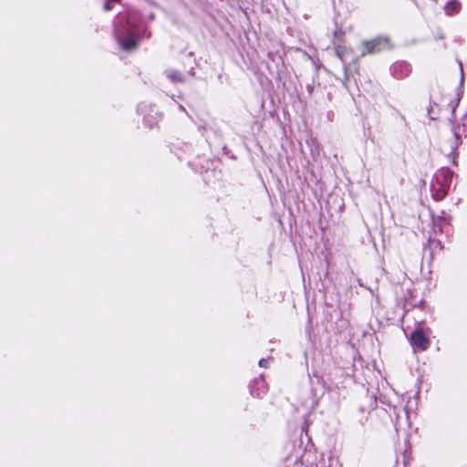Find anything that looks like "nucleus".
Segmentation results:
<instances>
[{
	"instance_id": "nucleus-10",
	"label": "nucleus",
	"mask_w": 467,
	"mask_h": 467,
	"mask_svg": "<svg viewBox=\"0 0 467 467\" xmlns=\"http://www.w3.org/2000/svg\"><path fill=\"white\" fill-rule=\"evenodd\" d=\"M334 41H338L341 45L344 43V32L341 30H335L334 32Z\"/></svg>"
},
{
	"instance_id": "nucleus-2",
	"label": "nucleus",
	"mask_w": 467,
	"mask_h": 467,
	"mask_svg": "<svg viewBox=\"0 0 467 467\" xmlns=\"http://www.w3.org/2000/svg\"><path fill=\"white\" fill-rule=\"evenodd\" d=\"M452 175V172L447 168H441L435 172L431 182V192L433 199L440 201L447 195Z\"/></svg>"
},
{
	"instance_id": "nucleus-11",
	"label": "nucleus",
	"mask_w": 467,
	"mask_h": 467,
	"mask_svg": "<svg viewBox=\"0 0 467 467\" xmlns=\"http://www.w3.org/2000/svg\"><path fill=\"white\" fill-rule=\"evenodd\" d=\"M269 361H270V358H262L259 360V366L262 368H266Z\"/></svg>"
},
{
	"instance_id": "nucleus-1",
	"label": "nucleus",
	"mask_w": 467,
	"mask_h": 467,
	"mask_svg": "<svg viewBox=\"0 0 467 467\" xmlns=\"http://www.w3.org/2000/svg\"><path fill=\"white\" fill-rule=\"evenodd\" d=\"M140 26V20L136 11L118 16L114 35L123 50H132L137 47Z\"/></svg>"
},
{
	"instance_id": "nucleus-12",
	"label": "nucleus",
	"mask_w": 467,
	"mask_h": 467,
	"mask_svg": "<svg viewBox=\"0 0 467 467\" xmlns=\"http://www.w3.org/2000/svg\"><path fill=\"white\" fill-rule=\"evenodd\" d=\"M119 0H106V3H105V5H104V8H105V10L109 11V10H110V9H111L110 2H114V3H116V2H119Z\"/></svg>"
},
{
	"instance_id": "nucleus-4",
	"label": "nucleus",
	"mask_w": 467,
	"mask_h": 467,
	"mask_svg": "<svg viewBox=\"0 0 467 467\" xmlns=\"http://www.w3.org/2000/svg\"><path fill=\"white\" fill-rule=\"evenodd\" d=\"M389 46V43L388 37L379 36L370 41H365L362 44L364 49L362 50L361 55L365 56L366 54L379 52L388 48Z\"/></svg>"
},
{
	"instance_id": "nucleus-6",
	"label": "nucleus",
	"mask_w": 467,
	"mask_h": 467,
	"mask_svg": "<svg viewBox=\"0 0 467 467\" xmlns=\"http://www.w3.org/2000/svg\"><path fill=\"white\" fill-rule=\"evenodd\" d=\"M250 389L253 396L260 398L266 393L267 385L263 378H258L251 383Z\"/></svg>"
},
{
	"instance_id": "nucleus-13",
	"label": "nucleus",
	"mask_w": 467,
	"mask_h": 467,
	"mask_svg": "<svg viewBox=\"0 0 467 467\" xmlns=\"http://www.w3.org/2000/svg\"><path fill=\"white\" fill-rule=\"evenodd\" d=\"M452 5H453L454 9L456 10L457 9V5L455 3H453Z\"/></svg>"
},
{
	"instance_id": "nucleus-3",
	"label": "nucleus",
	"mask_w": 467,
	"mask_h": 467,
	"mask_svg": "<svg viewBox=\"0 0 467 467\" xmlns=\"http://www.w3.org/2000/svg\"><path fill=\"white\" fill-rule=\"evenodd\" d=\"M430 330L424 328H417L410 336V341L414 348L426 350L430 346Z\"/></svg>"
},
{
	"instance_id": "nucleus-7",
	"label": "nucleus",
	"mask_w": 467,
	"mask_h": 467,
	"mask_svg": "<svg viewBox=\"0 0 467 467\" xmlns=\"http://www.w3.org/2000/svg\"><path fill=\"white\" fill-rule=\"evenodd\" d=\"M165 74L167 78L173 83L184 81L183 74L179 72L178 70L169 68L165 71Z\"/></svg>"
},
{
	"instance_id": "nucleus-9",
	"label": "nucleus",
	"mask_w": 467,
	"mask_h": 467,
	"mask_svg": "<svg viewBox=\"0 0 467 467\" xmlns=\"http://www.w3.org/2000/svg\"><path fill=\"white\" fill-rule=\"evenodd\" d=\"M463 131V128L460 125H457L453 128V134L455 138V141L453 142L454 147L457 148L462 143V133Z\"/></svg>"
},
{
	"instance_id": "nucleus-8",
	"label": "nucleus",
	"mask_w": 467,
	"mask_h": 467,
	"mask_svg": "<svg viewBox=\"0 0 467 467\" xmlns=\"http://www.w3.org/2000/svg\"><path fill=\"white\" fill-rule=\"evenodd\" d=\"M333 46H334L335 51L337 53V56L341 60H343L344 57H345V55L347 53V48L345 47V46L341 45L338 41H334L333 42Z\"/></svg>"
},
{
	"instance_id": "nucleus-5",
	"label": "nucleus",
	"mask_w": 467,
	"mask_h": 467,
	"mask_svg": "<svg viewBox=\"0 0 467 467\" xmlns=\"http://www.w3.org/2000/svg\"><path fill=\"white\" fill-rule=\"evenodd\" d=\"M390 70L394 78H403L410 75V67L406 62H396L391 66Z\"/></svg>"
}]
</instances>
